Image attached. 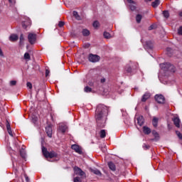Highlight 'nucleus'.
I'll list each match as a JSON object with an SVG mask.
<instances>
[{
  "label": "nucleus",
  "mask_w": 182,
  "mask_h": 182,
  "mask_svg": "<svg viewBox=\"0 0 182 182\" xmlns=\"http://www.w3.org/2000/svg\"><path fill=\"white\" fill-rule=\"evenodd\" d=\"M107 114H109V108L103 104H99L97 106L95 115L98 127L103 128L106 126Z\"/></svg>",
  "instance_id": "f257e3e1"
},
{
  "label": "nucleus",
  "mask_w": 182,
  "mask_h": 182,
  "mask_svg": "<svg viewBox=\"0 0 182 182\" xmlns=\"http://www.w3.org/2000/svg\"><path fill=\"white\" fill-rule=\"evenodd\" d=\"M42 153L46 159H58L56 152L54 151L49 152L45 146H42Z\"/></svg>",
  "instance_id": "f03ea898"
},
{
  "label": "nucleus",
  "mask_w": 182,
  "mask_h": 182,
  "mask_svg": "<svg viewBox=\"0 0 182 182\" xmlns=\"http://www.w3.org/2000/svg\"><path fill=\"white\" fill-rule=\"evenodd\" d=\"M74 173L76 176H80V177H86V173L80 168L77 166L74 167Z\"/></svg>",
  "instance_id": "7ed1b4c3"
},
{
  "label": "nucleus",
  "mask_w": 182,
  "mask_h": 182,
  "mask_svg": "<svg viewBox=\"0 0 182 182\" xmlns=\"http://www.w3.org/2000/svg\"><path fill=\"white\" fill-rule=\"evenodd\" d=\"M90 62L96 63L100 60V57L97 55L90 54L88 56Z\"/></svg>",
  "instance_id": "20e7f679"
},
{
  "label": "nucleus",
  "mask_w": 182,
  "mask_h": 182,
  "mask_svg": "<svg viewBox=\"0 0 182 182\" xmlns=\"http://www.w3.org/2000/svg\"><path fill=\"white\" fill-rule=\"evenodd\" d=\"M28 38V42L31 45H33V43H35V42L36 41V34L35 33H29Z\"/></svg>",
  "instance_id": "39448f33"
},
{
  "label": "nucleus",
  "mask_w": 182,
  "mask_h": 182,
  "mask_svg": "<svg viewBox=\"0 0 182 182\" xmlns=\"http://www.w3.org/2000/svg\"><path fill=\"white\" fill-rule=\"evenodd\" d=\"M155 100L157 102V103L163 104L164 103L166 99L164 98V96L161 95H155Z\"/></svg>",
  "instance_id": "423d86ee"
},
{
  "label": "nucleus",
  "mask_w": 182,
  "mask_h": 182,
  "mask_svg": "<svg viewBox=\"0 0 182 182\" xmlns=\"http://www.w3.org/2000/svg\"><path fill=\"white\" fill-rule=\"evenodd\" d=\"M31 25H32V21H31L29 18H26V21L22 23V26L24 29H26V28H28V26H31Z\"/></svg>",
  "instance_id": "0eeeda50"
},
{
  "label": "nucleus",
  "mask_w": 182,
  "mask_h": 182,
  "mask_svg": "<svg viewBox=\"0 0 182 182\" xmlns=\"http://www.w3.org/2000/svg\"><path fill=\"white\" fill-rule=\"evenodd\" d=\"M164 65H165V68H167V70H169V72H176V68H174V65L166 63V64H162Z\"/></svg>",
  "instance_id": "6e6552de"
},
{
  "label": "nucleus",
  "mask_w": 182,
  "mask_h": 182,
  "mask_svg": "<svg viewBox=\"0 0 182 182\" xmlns=\"http://www.w3.org/2000/svg\"><path fill=\"white\" fill-rule=\"evenodd\" d=\"M59 130L62 133H66V130H68V126L65 123H60L59 124Z\"/></svg>",
  "instance_id": "1a4fd4ad"
},
{
  "label": "nucleus",
  "mask_w": 182,
  "mask_h": 182,
  "mask_svg": "<svg viewBox=\"0 0 182 182\" xmlns=\"http://www.w3.org/2000/svg\"><path fill=\"white\" fill-rule=\"evenodd\" d=\"M71 149L75 150L76 153H78V154H82V148L78 145L73 144L71 146Z\"/></svg>",
  "instance_id": "9d476101"
},
{
  "label": "nucleus",
  "mask_w": 182,
  "mask_h": 182,
  "mask_svg": "<svg viewBox=\"0 0 182 182\" xmlns=\"http://www.w3.org/2000/svg\"><path fill=\"white\" fill-rule=\"evenodd\" d=\"M137 123L139 126H143V124H144V118L143 116H140L137 118Z\"/></svg>",
  "instance_id": "9b49d317"
},
{
  "label": "nucleus",
  "mask_w": 182,
  "mask_h": 182,
  "mask_svg": "<svg viewBox=\"0 0 182 182\" xmlns=\"http://www.w3.org/2000/svg\"><path fill=\"white\" fill-rule=\"evenodd\" d=\"M148 99H150V93L146 92L141 98V102H146Z\"/></svg>",
  "instance_id": "f8f14e48"
},
{
  "label": "nucleus",
  "mask_w": 182,
  "mask_h": 182,
  "mask_svg": "<svg viewBox=\"0 0 182 182\" xmlns=\"http://www.w3.org/2000/svg\"><path fill=\"white\" fill-rule=\"evenodd\" d=\"M108 166L112 171H116V165L113 162H108Z\"/></svg>",
  "instance_id": "ddd939ff"
},
{
  "label": "nucleus",
  "mask_w": 182,
  "mask_h": 182,
  "mask_svg": "<svg viewBox=\"0 0 182 182\" xmlns=\"http://www.w3.org/2000/svg\"><path fill=\"white\" fill-rule=\"evenodd\" d=\"M176 127H180V119L178 117H175L173 120Z\"/></svg>",
  "instance_id": "4468645a"
},
{
  "label": "nucleus",
  "mask_w": 182,
  "mask_h": 182,
  "mask_svg": "<svg viewBox=\"0 0 182 182\" xmlns=\"http://www.w3.org/2000/svg\"><path fill=\"white\" fill-rule=\"evenodd\" d=\"M46 132L48 137H52V127H46Z\"/></svg>",
  "instance_id": "2eb2a0df"
},
{
  "label": "nucleus",
  "mask_w": 182,
  "mask_h": 182,
  "mask_svg": "<svg viewBox=\"0 0 182 182\" xmlns=\"http://www.w3.org/2000/svg\"><path fill=\"white\" fill-rule=\"evenodd\" d=\"M158 123H159V118L154 117L152 119V124L154 127H157Z\"/></svg>",
  "instance_id": "dca6fc26"
},
{
  "label": "nucleus",
  "mask_w": 182,
  "mask_h": 182,
  "mask_svg": "<svg viewBox=\"0 0 182 182\" xmlns=\"http://www.w3.org/2000/svg\"><path fill=\"white\" fill-rule=\"evenodd\" d=\"M143 132L145 134H150L151 133V130L147 127H144Z\"/></svg>",
  "instance_id": "f3484780"
},
{
  "label": "nucleus",
  "mask_w": 182,
  "mask_h": 182,
  "mask_svg": "<svg viewBox=\"0 0 182 182\" xmlns=\"http://www.w3.org/2000/svg\"><path fill=\"white\" fill-rule=\"evenodd\" d=\"M82 33L83 36H89L90 35V31L86 28L82 29Z\"/></svg>",
  "instance_id": "a211bd4d"
},
{
  "label": "nucleus",
  "mask_w": 182,
  "mask_h": 182,
  "mask_svg": "<svg viewBox=\"0 0 182 182\" xmlns=\"http://www.w3.org/2000/svg\"><path fill=\"white\" fill-rule=\"evenodd\" d=\"M18 39V36L16 34H11L9 37V40L11 42H15Z\"/></svg>",
  "instance_id": "6ab92c4d"
},
{
  "label": "nucleus",
  "mask_w": 182,
  "mask_h": 182,
  "mask_svg": "<svg viewBox=\"0 0 182 182\" xmlns=\"http://www.w3.org/2000/svg\"><path fill=\"white\" fill-rule=\"evenodd\" d=\"M151 5L153 8H157L160 5V0H155Z\"/></svg>",
  "instance_id": "aec40b11"
},
{
  "label": "nucleus",
  "mask_w": 182,
  "mask_h": 182,
  "mask_svg": "<svg viewBox=\"0 0 182 182\" xmlns=\"http://www.w3.org/2000/svg\"><path fill=\"white\" fill-rule=\"evenodd\" d=\"M100 136L101 139H105L106 137V130L102 129L100 132Z\"/></svg>",
  "instance_id": "412c9836"
},
{
  "label": "nucleus",
  "mask_w": 182,
  "mask_h": 182,
  "mask_svg": "<svg viewBox=\"0 0 182 182\" xmlns=\"http://www.w3.org/2000/svg\"><path fill=\"white\" fill-rule=\"evenodd\" d=\"M92 173L96 174L97 176H102V172L97 169H92Z\"/></svg>",
  "instance_id": "4be33fe9"
},
{
  "label": "nucleus",
  "mask_w": 182,
  "mask_h": 182,
  "mask_svg": "<svg viewBox=\"0 0 182 182\" xmlns=\"http://www.w3.org/2000/svg\"><path fill=\"white\" fill-rule=\"evenodd\" d=\"M141 18H142L141 15L140 14L136 15V21L138 23H140V22H141Z\"/></svg>",
  "instance_id": "5701e85b"
},
{
  "label": "nucleus",
  "mask_w": 182,
  "mask_h": 182,
  "mask_svg": "<svg viewBox=\"0 0 182 182\" xmlns=\"http://www.w3.org/2000/svg\"><path fill=\"white\" fill-rule=\"evenodd\" d=\"M24 59H25L26 60H31V55H29L28 53H26L24 54Z\"/></svg>",
  "instance_id": "b1692460"
},
{
  "label": "nucleus",
  "mask_w": 182,
  "mask_h": 182,
  "mask_svg": "<svg viewBox=\"0 0 182 182\" xmlns=\"http://www.w3.org/2000/svg\"><path fill=\"white\" fill-rule=\"evenodd\" d=\"M92 25L95 28H99V26H100V23L97 21H94Z\"/></svg>",
  "instance_id": "393cba45"
},
{
  "label": "nucleus",
  "mask_w": 182,
  "mask_h": 182,
  "mask_svg": "<svg viewBox=\"0 0 182 182\" xmlns=\"http://www.w3.org/2000/svg\"><path fill=\"white\" fill-rule=\"evenodd\" d=\"M104 37L106 39H110L112 38V36H110V33H107V32H105L104 33Z\"/></svg>",
  "instance_id": "a878e982"
},
{
  "label": "nucleus",
  "mask_w": 182,
  "mask_h": 182,
  "mask_svg": "<svg viewBox=\"0 0 182 182\" xmlns=\"http://www.w3.org/2000/svg\"><path fill=\"white\" fill-rule=\"evenodd\" d=\"M84 90L86 93H90V92H92V88H90L89 86H87L85 87Z\"/></svg>",
  "instance_id": "bb28decb"
},
{
  "label": "nucleus",
  "mask_w": 182,
  "mask_h": 182,
  "mask_svg": "<svg viewBox=\"0 0 182 182\" xmlns=\"http://www.w3.org/2000/svg\"><path fill=\"white\" fill-rule=\"evenodd\" d=\"M163 15H164V18H168L170 16V14H168V11H164L163 12Z\"/></svg>",
  "instance_id": "cd10ccee"
},
{
  "label": "nucleus",
  "mask_w": 182,
  "mask_h": 182,
  "mask_svg": "<svg viewBox=\"0 0 182 182\" xmlns=\"http://www.w3.org/2000/svg\"><path fill=\"white\" fill-rule=\"evenodd\" d=\"M23 41H25V38H23V34H21L20 36V43H21V45H22V43H23Z\"/></svg>",
  "instance_id": "c85d7f7f"
},
{
  "label": "nucleus",
  "mask_w": 182,
  "mask_h": 182,
  "mask_svg": "<svg viewBox=\"0 0 182 182\" xmlns=\"http://www.w3.org/2000/svg\"><path fill=\"white\" fill-rule=\"evenodd\" d=\"M74 182H82V180L79 176L74 178Z\"/></svg>",
  "instance_id": "c756f323"
},
{
  "label": "nucleus",
  "mask_w": 182,
  "mask_h": 182,
  "mask_svg": "<svg viewBox=\"0 0 182 182\" xmlns=\"http://www.w3.org/2000/svg\"><path fill=\"white\" fill-rule=\"evenodd\" d=\"M6 129L7 130H11V124L8 121H6Z\"/></svg>",
  "instance_id": "7c9ffc66"
},
{
  "label": "nucleus",
  "mask_w": 182,
  "mask_h": 182,
  "mask_svg": "<svg viewBox=\"0 0 182 182\" xmlns=\"http://www.w3.org/2000/svg\"><path fill=\"white\" fill-rule=\"evenodd\" d=\"M73 16L79 19V15L77 14V11H73Z\"/></svg>",
  "instance_id": "2f4dec72"
},
{
  "label": "nucleus",
  "mask_w": 182,
  "mask_h": 182,
  "mask_svg": "<svg viewBox=\"0 0 182 182\" xmlns=\"http://www.w3.org/2000/svg\"><path fill=\"white\" fill-rule=\"evenodd\" d=\"M10 85H11V86H15V85H16V81H15V80H11V81L10 82Z\"/></svg>",
  "instance_id": "473e14b6"
},
{
  "label": "nucleus",
  "mask_w": 182,
  "mask_h": 182,
  "mask_svg": "<svg viewBox=\"0 0 182 182\" xmlns=\"http://www.w3.org/2000/svg\"><path fill=\"white\" fill-rule=\"evenodd\" d=\"M64 25H65V22H63V21H60L58 23V26L60 28H62V26H63Z\"/></svg>",
  "instance_id": "72a5a7b5"
},
{
  "label": "nucleus",
  "mask_w": 182,
  "mask_h": 182,
  "mask_svg": "<svg viewBox=\"0 0 182 182\" xmlns=\"http://www.w3.org/2000/svg\"><path fill=\"white\" fill-rule=\"evenodd\" d=\"M178 35H182V26H181L178 30Z\"/></svg>",
  "instance_id": "f704fd0d"
},
{
  "label": "nucleus",
  "mask_w": 182,
  "mask_h": 182,
  "mask_svg": "<svg viewBox=\"0 0 182 182\" xmlns=\"http://www.w3.org/2000/svg\"><path fill=\"white\" fill-rule=\"evenodd\" d=\"M27 87H28V89H32V83L27 82Z\"/></svg>",
  "instance_id": "c9c22d12"
},
{
  "label": "nucleus",
  "mask_w": 182,
  "mask_h": 182,
  "mask_svg": "<svg viewBox=\"0 0 182 182\" xmlns=\"http://www.w3.org/2000/svg\"><path fill=\"white\" fill-rule=\"evenodd\" d=\"M7 132L10 136H14V134H12V129H7Z\"/></svg>",
  "instance_id": "e433bc0d"
},
{
  "label": "nucleus",
  "mask_w": 182,
  "mask_h": 182,
  "mask_svg": "<svg viewBox=\"0 0 182 182\" xmlns=\"http://www.w3.org/2000/svg\"><path fill=\"white\" fill-rule=\"evenodd\" d=\"M49 73H50V71H49V70H46V77H48V76H49Z\"/></svg>",
  "instance_id": "4c0bfd02"
},
{
  "label": "nucleus",
  "mask_w": 182,
  "mask_h": 182,
  "mask_svg": "<svg viewBox=\"0 0 182 182\" xmlns=\"http://www.w3.org/2000/svg\"><path fill=\"white\" fill-rule=\"evenodd\" d=\"M153 134L155 136V137H159V134L156 132H153Z\"/></svg>",
  "instance_id": "58836bf2"
},
{
  "label": "nucleus",
  "mask_w": 182,
  "mask_h": 182,
  "mask_svg": "<svg viewBox=\"0 0 182 182\" xmlns=\"http://www.w3.org/2000/svg\"><path fill=\"white\" fill-rule=\"evenodd\" d=\"M130 9H131V11H134V9H136V6H130Z\"/></svg>",
  "instance_id": "ea45409f"
},
{
  "label": "nucleus",
  "mask_w": 182,
  "mask_h": 182,
  "mask_svg": "<svg viewBox=\"0 0 182 182\" xmlns=\"http://www.w3.org/2000/svg\"><path fill=\"white\" fill-rule=\"evenodd\" d=\"M9 1L10 2V4H15V0H9Z\"/></svg>",
  "instance_id": "a19ab883"
},
{
  "label": "nucleus",
  "mask_w": 182,
  "mask_h": 182,
  "mask_svg": "<svg viewBox=\"0 0 182 182\" xmlns=\"http://www.w3.org/2000/svg\"><path fill=\"white\" fill-rule=\"evenodd\" d=\"M106 82V79L102 78L101 79V83H105Z\"/></svg>",
  "instance_id": "79ce46f5"
},
{
  "label": "nucleus",
  "mask_w": 182,
  "mask_h": 182,
  "mask_svg": "<svg viewBox=\"0 0 182 182\" xmlns=\"http://www.w3.org/2000/svg\"><path fill=\"white\" fill-rule=\"evenodd\" d=\"M127 1L129 3V4H134V1L133 0H127Z\"/></svg>",
  "instance_id": "37998d69"
},
{
  "label": "nucleus",
  "mask_w": 182,
  "mask_h": 182,
  "mask_svg": "<svg viewBox=\"0 0 182 182\" xmlns=\"http://www.w3.org/2000/svg\"><path fill=\"white\" fill-rule=\"evenodd\" d=\"M0 56H4V53H2V50L0 48Z\"/></svg>",
  "instance_id": "c03bdc74"
},
{
  "label": "nucleus",
  "mask_w": 182,
  "mask_h": 182,
  "mask_svg": "<svg viewBox=\"0 0 182 182\" xmlns=\"http://www.w3.org/2000/svg\"><path fill=\"white\" fill-rule=\"evenodd\" d=\"M25 178L27 182L29 181V178H28V176L26 175H25Z\"/></svg>",
  "instance_id": "a18cd8bd"
},
{
  "label": "nucleus",
  "mask_w": 182,
  "mask_h": 182,
  "mask_svg": "<svg viewBox=\"0 0 182 182\" xmlns=\"http://www.w3.org/2000/svg\"><path fill=\"white\" fill-rule=\"evenodd\" d=\"M127 70V72H129V73H130V72H132V68H128V70Z\"/></svg>",
  "instance_id": "49530a36"
},
{
  "label": "nucleus",
  "mask_w": 182,
  "mask_h": 182,
  "mask_svg": "<svg viewBox=\"0 0 182 182\" xmlns=\"http://www.w3.org/2000/svg\"><path fill=\"white\" fill-rule=\"evenodd\" d=\"M180 16H182V11L179 13Z\"/></svg>",
  "instance_id": "de8ad7c7"
},
{
  "label": "nucleus",
  "mask_w": 182,
  "mask_h": 182,
  "mask_svg": "<svg viewBox=\"0 0 182 182\" xmlns=\"http://www.w3.org/2000/svg\"><path fill=\"white\" fill-rule=\"evenodd\" d=\"M149 1H151V0H149Z\"/></svg>",
  "instance_id": "09e8293b"
}]
</instances>
